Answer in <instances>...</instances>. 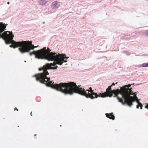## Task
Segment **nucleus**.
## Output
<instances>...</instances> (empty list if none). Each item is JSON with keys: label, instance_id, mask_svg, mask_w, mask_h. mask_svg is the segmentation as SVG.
<instances>
[{"label": "nucleus", "instance_id": "7", "mask_svg": "<svg viewBox=\"0 0 148 148\" xmlns=\"http://www.w3.org/2000/svg\"><path fill=\"white\" fill-rule=\"evenodd\" d=\"M64 58L67 59V58L66 57V56L65 54H59V58H58V59L56 60V63H52V66L55 67L56 66V65L58 64L61 65L62 64L63 62H66L67 61L64 60Z\"/></svg>", "mask_w": 148, "mask_h": 148}, {"label": "nucleus", "instance_id": "13", "mask_svg": "<svg viewBox=\"0 0 148 148\" xmlns=\"http://www.w3.org/2000/svg\"><path fill=\"white\" fill-rule=\"evenodd\" d=\"M112 114V113L110 114L106 113V116L110 119L114 120L115 119V116L114 115Z\"/></svg>", "mask_w": 148, "mask_h": 148}, {"label": "nucleus", "instance_id": "18", "mask_svg": "<svg viewBox=\"0 0 148 148\" xmlns=\"http://www.w3.org/2000/svg\"><path fill=\"white\" fill-rule=\"evenodd\" d=\"M145 34L147 36H148V30L146 31Z\"/></svg>", "mask_w": 148, "mask_h": 148}, {"label": "nucleus", "instance_id": "22", "mask_svg": "<svg viewBox=\"0 0 148 148\" xmlns=\"http://www.w3.org/2000/svg\"><path fill=\"white\" fill-rule=\"evenodd\" d=\"M7 3H8V4H9L10 3V2H8Z\"/></svg>", "mask_w": 148, "mask_h": 148}, {"label": "nucleus", "instance_id": "11", "mask_svg": "<svg viewBox=\"0 0 148 148\" xmlns=\"http://www.w3.org/2000/svg\"><path fill=\"white\" fill-rule=\"evenodd\" d=\"M60 6L59 2L57 1L53 2L52 4V8L53 9L57 8Z\"/></svg>", "mask_w": 148, "mask_h": 148}, {"label": "nucleus", "instance_id": "19", "mask_svg": "<svg viewBox=\"0 0 148 148\" xmlns=\"http://www.w3.org/2000/svg\"><path fill=\"white\" fill-rule=\"evenodd\" d=\"M115 84L114 83H112V84L111 85V86H112L113 85H114H114H115Z\"/></svg>", "mask_w": 148, "mask_h": 148}, {"label": "nucleus", "instance_id": "3", "mask_svg": "<svg viewBox=\"0 0 148 148\" xmlns=\"http://www.w3.org/2000/svg\"><path fill=\"white\" fill-rule=\"evenodd\" d=\"M52 63H46L43 66L42 68L41 67L38 69L39 71L42 70L43 72L35 75L34 76L36 77V79L37 81L40 82L41 83L45 84L47 86L51 87V88L60 91V90L57 89V88L55 87L56 85H59V84H53L54 82H53L52 83V81H50V78H48L46 76L49 74L47 70H55L58 68V66H56L55 67H52Z\"/></svg>", "mask_w": 148, "mask_h": 148}, {"label": "nucleus", "instance_id": "20", "mask_svg": "<svg viewBox=\"0 0 148 148\" xmlns=\"http://www.w3.org/2000/svg\"><path fill=\"white\" fill-rule=\"evenodd\" d=\"M16 110L17 111H18V109H17V108H15V110Z\"/></svg>", "mask_w": 148, "mask_h": 148}, {"label": "nucleus", "instance_id": "15", "mask_svg": "<svg viewBox=\"0 0 148 148\" xmlns=\"http://www.w3.org/2000/svg\"><path fill=\"white\" fill-rule=\"evenodd\" d=\"M39 3L41 5H43L46 3V0H40Z\"/></svg>", "mask_w": 148, "mask_h": 148}, {"label": "nucleus", "instance_id": "1", "mask_svg": "<svg viewBox=\"0 0 148 148\" xmlns=\"http://www.w3.org/2000/svg\"><path fill=\"white\" fill-rule=\"evenodd\" d=\"M55 87L59 90L61 92L65 95H72L74 93H78L88 98V96H93L94 90L90 87L88 90L83 89L77 86L75 83L73 82L60 83L59 85H56Z\"/></svg>", "mask_w": 148, "mask_h": 148}, {"label": "nucleus", "instance_id": "4", "mask_svg": "<svg viewBox=\"0 0 148 148\" xmlns=\"http://www.w3.org/2000/svg\"><path fill=\"white\" fill-rule=\"evenodd\" d=\"M131 86L130 84H128L121 88V95L122 98L124 99V101L122 98L117 97V99L119 100V102L123 105L127 104L130 107H131L133 105L132 103L135 101V99H138L136 94L134 95L133 97L130 96L134 94L133 92L132 93L131 89L129 88Z\"/></svg>", "mask_w": 148, "mask_h": 148}, {"label": "nucleus", "instance_id": "14", "mask_svg": "<svg viewBox=\"0 0 148 148\" xmlns=\"http://www.w3.org/2000/svg\"><path fill=\"white\" fill-rule=\"evenodd\" d=\"M135 101H136V102L138 103V105L136 106L137 108H139V107H140V109H142V107L143 106L142 104L140 103L139 101L138 100V98L137 99H135Z\"/></svg>", "mask_w": 148, "mask_h": 148}, {"label": "nucleus", "instance_id": "24", "mask_svg": "<svg viewBox=\"0 0 148 148\" xmlns=\"http://www.w3.org/2000/svg\"><path fill=\"white\" fill-rule=\"evenodd\" d=\"M117 84V82H116L115 84Z\"/></svg>", "mask_w": 148, "mask_h": 148}, {"label": "nucleus", "instance_id": "12", "mask_svg": "<svg viewBox=\"0 0 148 148\" xmlns=\"http://www.w3.org/2000/svg\"><path fill=\"white\" fill-rule=\"evenodd\" d=\"M6 27L5 25L3 24V23H0V34L4 30Z\"/></svg>", "mask_w": 148, "mask_h": 148}, {"label": "nucleus", "instance_id": "21", "mask_svg": "<svg viewBox=\"0 0 148 148\" xmlns=\"http://www.w3.org/2000/svg\"><path fill=\"white\" fill-rule=\"evenodd\" d=\"M32 112H31V116H32Z\"/></svg>", "mask_w": 148, "mask_h": 148}, {"label": "nucleus", "instance_id": "10", "mask_svg": "<svg viewBox=\"0 0 148 148\" xmlns=\"http://www.w3.org/2000/svg\"><path fill=\"white\" fill-rule=\"evenodd\" d=\"M38 50L36 51H33L32 52L30 53V55L32 56V54H34L35 55V57L38 59H41V56L40 53V51H38Z\"/></svg>", "mask_w": 148, "mask_h": 148}, {"label": "nucleus", "instance_id": "9", "mask_svg": "<svg viewBox=\"0 0 148 148\" xmlns=\"http://www.w3.org/2000/svg\"><path fill=\"white\" fill-rule=\"evenodd\" d=\"M51 50L49 48H47V49L46 50V47H44L40 50H38V51H40V53L41 56H42V55L43 56V55H46L47 54L51 53Z\"/></svg>", "mask_w": 148, "mask_h": 148}, {"label": "nucleus", "instance_id": "6", "mask_svg": "<svg viewBox=\"0 0 148 148\" xmlns=\"http://www.w3.org/2000/svg\"><path fill=\"white\" fill-rule=\"evenodd\" d=\"M112 86H108V88L106 89V92H106V94H107V95L108 97H111L112 96L113 94H114L115 95L114 96V97H117H117H119L118 96V95L119 93L121 94V89H117L116 90H111Z\"/></svg>", "mask_w": 148, "mask_h": 148}, {"label": "nucleus", "instance_id": "5", "mask_svg": "<svg viewBox=\"0 0 148 148\" xmlns=\"http://www.w3.org/2000/svg\"><path fill=\"white\" fill-rule=\"evenodd\" d=\"M59 53L57 54L56 53L51 52L49 54H47L46 55H43V56H41V59H45L49 61H53L54 60L53 63H56V60L58 59V58H59Z\"/></svg>", "mask_w": 148, "mask_h": 148}, {"label": "nucleus", "instance_id": "8", "mask_svg": "<svg viewBox=\"0 0 148 148\" xmlns=\"http://www.w3.org/2000/svg\"><path fill=\"white\" fill-rule=\"evenodd\" d=\"M93 96H88V97H90V98L91 99H93L94 98H97L98 97L104 98L108 97L107 94H106L105 92L104 93H100L99 95H98L96 93H93Z\"/></svg>", "mask_w": 148, "mask_h": 148}, {"label": "nucleus", "instance_id": "17", "mask_svg": "<svg viewBox=\"0 0 148 148\" xmlns=\"http://www.w3.org/2000/svg\"><path fill=\"white\" fill-rule=\"evenodd\" d=\"M145 108L148 109V103H147L145 106Z\"/></svg>", "mask_w": 148, "mask_h": 148}, {"label": "nucleus", "instance_id": "16", "mask_svg": "<svg viewBox=\"0 0 148 148\" xmlns=\"http://www.w3.org/2000/svg\"><path fill=\"white\" fill-rule=\"evenodd\" d=\"M142 66L143 67H148V63H145L142 64Z\"/></svg>", "mask_w": 148, "mask_h": 148}, {"label": "nucleus", "instance_id": "23", "mask_svg": "<svg viewBox=\"0 0 148 148\" xmlns=\"http://www.w3.org/2000/svg\"><path fill=\"white\" fill-rule=\"evenodd\" d=\"M78 86V87H79H79H80V86Z\"/></svg>", "mask_w": 148, "mask_h": 148}, {"label": "nucleus", "instance_id": "2", "mask_svg": "<svg viewBox=\"0 0 148 148\" xmlns=\"http://www.w3.org/2000/svg\"><path fill=\"white\" fill-rule=\"evenodd\" d=\"M13 37L14 35L12 33L9 31L5 32L2 34H0V37L5 40L6 44H12L10 46V47L15 48L20 47L18 48L19 50L22 53L29 52L31 49L33 50L37 47L32 44L31 41H27L16 42L12 40Z\"/></svg>", "mask_w": 148, "mask_h": 148}]
</instances>
